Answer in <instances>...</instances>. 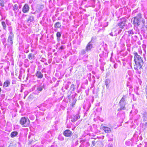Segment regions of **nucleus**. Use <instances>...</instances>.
Wrapping results in <instances>:
<instances>
[{"mask_svg": "<svg viewBox=\"0 0 147 147\" xmlns=\"http://www.w3.org/2000/svg\"><path fill=\"white\" fill-rule=\"evenodd\" d=\"M21 6L20 5H19V8H21Z\"/></svg>", "mask_w": 147, "mask_h": 147, "instance_id": "45", "label": "nucleus"}, {"mask_svg": "<svg viewBox=\"0 0 147 147\" xmlns=\"http://www.w3.org/2000/svg\"><path fill=\"white\" fill-rule=\"evenodd\" d=\"M24 93L25 94V95L24 97V98L25 99L27 95V94L28 93V92H24Z\"/></svg>", "mask_w": 147, "mask_h": 147, "instance_id": "34", "label": "nucleus"}, {"mask_svg": "<svg viewBox=\"0 0 147 147\" xmlns=\"http://www.w3.org/2000/svg\"><path fill=\"white\" fill-rule=\"evenodd\" d=\"M36 77L39 78H42L43 77L42 74L40 71H37L36 74Z\"/></svg>", "mask_w": 147, "mask_h": 147, "instance_id": "11", "label": "nucleus"}, {"mask_svg": "<svg viewBox=\"0 0 147 147\" xmlns=\"http://www.w3.org/2000/svg\"><path fill=\"white\" fill-rule=\"evenodd\" d=\"M93 38L92 37L91 39V40L87 44L86 48V50L87 51H89L92 48V45L91 43L93 39Z\"/></svg>", "mask_w": 147, "mask_h": 147, "instance_id": "8", "label": "nucleus"}, {"mask_svg": "<svg viewBox=\"0 0 147 147\" xmlns=\"http://www.w3.org/2000/svg\"><path fill=\"white\" fill-rule=\"evenodd\" d=\"M114 29H113L112 30V32L110 34V35L112 36H116L117 35V33H115V34H114L113 32V31H114Z\"/></svg>", "mask_w": 147, "mask_h": 147, "instance_id": "21", "label": "nucleus"}, {"mask_svg": "<svg viewBox=\"0 0 147 147\" xmlns=\"http://www.w3.org/2000/svg\"><path fill=\"white\" fill-rule=\"evenodd\" d=\"M75 102H76V101H75ZM75 102H72V106H73V105H75Z\"/></svg>", "mask_w": 147, "mask_h": 147, "instance_id": "43", "label": "nucleus"}, {"mask_svg": "<svg viewBox=\"0 0 147 147\" xmlns=\"http://www.w3.org/2000/svg\"><path fill=\"white\" fill-rule=\"evenodd\" d=\"M121 31H122L121 30H119L118 32V33H117V34L120 33H121Z\"/></svg>", "mask_w": 147, "mask_h": 147, "instance_id": "38", "label": "nucleus"}, {"mask_svg": "<svg viewBox=\"0 0 147 147\" xmlns=\"http://www.w3.org/2000/svg\"><path fill=\"white\" fill-rule=\"evenodd\" d=\"M133 20V23L135 26H138L141 25L142 26L144 25L145 21L142 18L141 14L139 13L134 18H132L131 20Z\"/></svg>", "mask_w": 147, "mask_h": 147, "instance_id": "2", "label": "nucleus"}, {"mask_svg": "<svg viewBox=\"0 0 147 147\" xmlns=\"http://www.w3.org/2000/svg\"><path fill=\"white\" fill-rule=\"evenodd\" d=\"M42 90V86L41 85H40L37 88V90L40 91H41Z\"/></svg>", "mask_w": 147, "mask_h": 147, "instance_id": "24", "label": "nucleus"}, {"mask_svg": "<svg viewBox=\"0 0 147 147\" xmlns=\"http://www.w3.org/2000/svg\"><path fill=\"white\" fill-rule=\"evenodd\" d=\"M20 123L22 125H24L25 127H27L30 124V121L28 118L25 117L21 118L20 120Z\"/></svg>", "mask_w": 147, "mask_h": 147, "instance_id": "5", "label": "nucleus"}, {"mask_svg": "<svg viewBox=\"0 0 147 147\" xmlns=\"http://www.w3.org/2000/svg\"><path fill=\"white\" fill-rule=\"evenodd\" d=\"M134 60L135 63L134 69L136 70L140 69L143 64L142 58L136 53H134Z\"/></svg>", "mask_w": 147, "mask_h": 147, "instance_id": "1", "label": "nucleus"}, {"mask_svg": "<svg viewBox=\"0 0 147 147\" xmlns=\"http://www.w3.org/2000/svg\"><path fill=\"white\" fill-rule=\"evenodd\" d=\"M102 129L106 133H109L111 132V129L108 127L106 126H103Z\"/></svg>", "mask_w": 147, "mask_h": 147, "instance_id": "10", "label": "nucleus"}, {"mask_svg": "<svg viewBox=\"0 0 147 147\" xmlns=\"http://www.w3.org/2000/svg\"><path fill=\"white\" fill-rule=\"evenodd\" d=\"M1 24L3 27L4 30H5L6 28V26L5 22H1Z\"/></svg>", "mask_w": 147, "mask_h": 147, "instance_id": "23", "label": "nucleus"}, {"mask_svg": "<svg viewBox=\"0 0 147 147\" xmlns=\"http://www.w3.org/2000/svg\"><path fill=\"white\" fill-rule=\"evenodd\" d=\"M125 21L124 20L119 23L118 24V26L119 27V28L122 29L124 28L125 26Z\"/></svg>", "mask_w": 147, "mask_h": 147, "instance_id": "9", "label": "nucleus"}, {"mask_svg": "<svg viewBox=\"0 0 147 147\" xmlns=\"http://www.w3.org/2000/svg\"><path fill=\"white\" fill-rule=\"evenodd\" d=\"M128 33L129 34H134V32L132 30H130L128 31Z\"/></svg>", "mask_w": 147, "mask_h": 147, "instance_id": "31", "label": "nucleus"}, {"mask_svg": "<svg viewBox=\"0 0 147 147\" xmlns=\"http://www.w3.org/2000/svg\"><path fill=\"white\" fill-rule=\"evenodd\" d=\"M17 144H18V142H17L16 141L10 143L9 147H17Z\"/></svg>", "mask_w": 147, "mask_h": 147, "instance_id": "13", "label": "nucleus"}, {"mask_svg": "<svg viewBox=\"0 0 147 147\" xmlns=\"http://www.w3.org/2000/svg\"><path fill=\"white\" fill-rule=\"evenodd\" d=\"M18 134V133L16 131H13L10 134L11 138H14L16 137Z\"/></svg>", "mask_w": 147, "mask_h": 147, "instance_id": "14", "label": "nucleus"}, {"mask_svg": "<svg viewBox=\"0 0 147 147\" xmlns=\"http://www.w3.org/2000/svg\"><path fill=\"white\" fill-rule=\"evenodd\" d=\"M30 7L28 4H26L23 6L22 11L24 13L28 12L29 10Z\"/></svg>", "mask_w": 147, "mask_h": 147, "instance_id": "7", "label": "nucleus"}, {"mask_svg": "<svg viewBox=\"0 0 147 147\" xmlns=\"http://www.w3.org/2000/svg\"><path fill=\"white\" fill-rule=\"evenodd\" d=\"M114 29H115L114 31H113V32L114 34H115V33H116L115 32H117V31L116 30L115 28Z\"/></svg>", "mask_w": 147, "mask_h": 147, "instance_id": "41", "label": "nucleus"}, {"mask_svg": "<svg viewBox=\"0 0 147 147\" xmlns=\"http://www.w3.org/2000/svg\"><path fill=\"white\" fill-rule=\"evenodd\" d=\"M8 30H9V34H13L12 32V28L11 27H8Z\"/></svg>", "mask_w": 147, "mask_h": 147, "instance_id": "27", "label": "nucleus"}, {"mask_svg": "<svg viewBox=\"0 0 147 147\" xmlns=\"http://www.w3.org/2000/svg\"><path fill=\"white\" fill-rule=\"evenodd\" d=\"M34 20V17L33 16H31L30 17L29 19L27 20V22H32Z\"/></svg>", "mask_w": 147, "mask_h": 147, "instance_id": "20", "label": "nucleus"}, {"mask_svg": "<svg viewBox=\"0 0 147 147\" xmlns=\"http://www.w3.org/2000/svg\"><path fill=\"white\" fill-rule=\"evenodd\" d=\"M142 117L144 121H146L147 120V113L144 112L142 114Z\"/></svg>", "mask_w": 147, "mask_h": 147, "instance_id": "15", "label": "nucleus"}, {"mask_svg": "<svg viewBox=\"0 0 147 147\" xmlns=\"http://www.w3.org/2000/svg\"><path fill=\"white\" fill-rule=\"evenodd\" d=\"M85 56H86V57H88V55H86Z\"/></svg>", "mask_w": 147, "mask_h": 147, "instance_id": "52", "label": "nucleus"}, {"mask_svg": "<svg viewBox=\"0 0 147 147\" xmlns=\"http://www.w3.org/2000/svg\"><path fill=\"white\" fill-rule=\"evenodd\" d=\"M140 145H141V144H140Z\"/></svg>", "mask_w": 147, "mask_h": 147, "instance_id": "56", "label": "nucleus"}, {"mask_svg": "<svg viewBox=\"0 0 147 147\" xmlns=\"http://www.w3.org/2000/svg\"><path fill=\"white\" fill-rule=\"evenodd\" d=\"M21 92H22V90H21Z\"/></svg>", "mask_w": 147, "mask_h": 147, "instance_id": "50", "label": "nucleus"}, {"mask_svg": "<svg viewBox=\"0 0 147 147\" xmlns=\"http://www.w3.org/2000/svg\"><path fill=\"white\" fill-rule=\"evenodd\" d=\"M114 67L115 68H116V67H115V66H114Z\"/></svg>", "mask_w": 147, "mask_h": 147, "instance_id": "51", "label": "nucleus"}, {"mask_svg": "<svg viewBox=\"0 0 147 147\" xmlns=\"http://www.w3.org/2000/svg\"><path fill=\"white\" fill-rule=\"evenodd\" d=\"M76 118V119L77 120L80 118V116L78 115H76L75 116H74Z\"/></svg>", "mask_w": 147, "mask_h": 147, "instance_id": "30", "label": "nucleus"}, {"mask_svg": "<svg viewBox=\"0 0 147 147\" xmlns=\"http://www.w3.org/2000/svg\"><path fill=\"white\" fill-rule=\"evenodd\" d=\"M76 88V86L74 84H72L71 85V87H70V89L71 90H74V89H75Z\"/></svg>", "mask_w": 147, "mask_h": 147, "instance_id": "26", "label": "nucleus"}, {"mask_svg": "<svg viewBox=\"0 0 147 147\" xmlns=\"http://www.w3.org/2000/svg\"><path fill=\"white\" fill-rule=\"evenodd\" d=\"M61 35V33L59 32H57L56 34V36L57 40H59Z\"/></svg>", "mask_w": 147, "mask_h": 147, "instance_id": "19", "label": "nucleus"}, {"mask_svg": "<svg viewBox=\"0 0 147 147\" xmlns=\"http://www.w3.org/2000/svg\"><path fill=\"white\" fill-rule=\"evenodd\" d=\"M24 14H23V15H22V16H24Z\"/></svg>", "mask_w": 147, "mask_h": 147, "instance_id": "54", "label": "nucleus"}, {"mask_svg": "<svg viewBox=\"0 0 147 147\" xmlns=\"http://www.w3.org/2000/svg\"><path fill=\"white\" fill-rule=\"evenodd\" d=\"M76 120H77L74 117H72L71 118V121L73 122H75Z\"/></svg>", "mask_w": 147, "mask_h": 147, "instance_id": "29", "label": "nucleus"}, {"mask_svg": "<svg viewBox=\"0 0 147 147\" xmlns=\"http://www.w3.org/2000/svg\"><path fill=\"white\" fill-rule=\"evenodd\" d=\"M146 99H147V95H146Z\"/></svg>", "mask_w": 147, "mask_h": 147, "instance_id": "53", "label": "nucleus"}, {"mask_svg": "<svg viewBox=\"0 0 147 147\" xmlns=\"http://www.w3.org/2000/svg\"><path fill=\"white\" fill-rule=\"evenodd\" d=\"M139 53H140L141 54V53H142V51H140H140H139Z\"/></svg>", "mask_w": 147, "mask_h": 147, "instance_id": "48", "label": "nucleus"}, {"mask_svg": "<svg viewBox=\"0 0 147 147\" xmlns=\"http://www.w3.org/2000/svg\"><path fill=\"white\" fill-rule=\"evenodd\" d=\"M110 82V81L109 79H107L105 80V84L107 86Z\"/></svg>", "mask_w": 147, "mask_h": 147, "instance_id": "28", "label": "nucleus"}, {"mask_svg": "<svg viewBox=\"0 0 147 147\" xmlns=\"http://www.w3.org/2000/svg\"><path fill=\"white\" fill-rule=\"evenodd\" d=\"M58 139L59 140L61 141H63L64 140V137L62 136L61 134L58 137Z\"/></svg>", "mask_w": 147, "mask_h": 147, "instance_id": "22", "label": "nucleus"}, {"mask_svg": "<svg viewBox=\"0 0 147 147\" xmlns=\"http://www.w3.org/2000/svg\"><path fill=\"white\" fill-rule=\"evenodd\" d=\"M80 147H82V146H81V145H80Z\"/></svg>", "mask_w": 147, "mask_h": 147, "instance_id": "55", "label": "nucleus"}, {"mask_svg": "<svg viewBox=\"0 0 147 147\" xmlns=\"http://www.w3.org/2000/svg\"><path fill=\"white\" fill-rule=\"evenodd\" d=\"M10 84V82L9 80H6L5 81L3 84V86L4 87H8Z\"/></svg>", "mask_w": 147, "mask_h": 147, "instance_id": "12", "label": "nucleus"}, {"mask_svg": "<svg viewBox=\"0 0 147 147\" xmlns=\"http://www.w3.org/2000/svg\"><path fill=\"white\" fill-rule=\"evenodd\" d=\"M144 125L145 126V127H147V123H146L145 124H144Z\"/></svg>", "mask_w": 147, "mask_h": 147, "instance_id": "42", "label": "nucleus"}, {"mask_svg": "<svg viewBox=\"0 0 147 147\" xmlns=\"http://www.w3.org/2000/svg\"><path fill=\"white\" fill-rule=\"evenodd\" d=\"M80 142L82 144L85 141L84 140H81Z\"/></svg>", "mask_w": 147, "mask_h": 147, "instance_id": "39", "label": "nucleus"}, {"mask_svg": "<svg viewBox=\"0 0 147 147\" xmlns=\"http://www.w3.org/2000/svg\"><path fill=\"white\" fill-rule=\"evenodd\" d=\"M18 11H19V13L18 14V16H19L21 13L22 12H21V11H19V10H18Z\"/></svg>", "mask_w": 147, "mask_h": 147, "instance_id": "37", "label": "nucleus"}, {"mask_svg": "<svg viewBox=\"0 0 147 147\" xmlns=\"http://www.w3.org/2000/svg\"><path fill=\"white\" fill-rule=\"evenodd\" d=\"M112 144H109V145L108 147H112Z\"/></svg>", "mask_w": 147, "mask_h": 147, "instance_id": "40", "label": "nucleus"}, {"mask_svg": "<svg viewBox=\"0 0 147 147\" xmlns=\"http://www.w3.org/2000/svg\"><path fill=\"white\" fill-rule=\"evenodd\" d=\"M126 98V96H123L121 98L119 102L120 108L119 109H118V111L119 110H124L125 109V105L126 103L125 101Z\"/></svg>", "mask_w": 147, "mask_h": 147, "instance_id": "4", "label": "nucleus"}, {"mask_svg": "<svg viewBox=\"0 0 147 147\" xmlns=\"http://www.w3.org/2000/svg\"><path fill=\"white\" fill-rule=\"evenodd\" d=\"M61 26V23L59 22H56L54 25V27L56 28H60Z\"/></svg>", "mask_w": 147, "mask_h": 147, "instance_id": "17", "label": "nucleus"}, {"mask_svg": "<svg viewBox=\"0 0 147 147\" xmlns=\"http://www.w3.org/2000/svg\"><path fill=\"white\" fill-rule=\"evenodd\" d=\"M34 54L32 53H30L28 55V58L30 60L34 59Z\"/></svg>", "mask_w": 147, "mask_h": 147, "instance_id": "16", "label": "nucleus"}, {"mask_svg": "<svg viewBox=\"0 0 147 147\" xmlns=\"http://www.w3.org/2000/svg\"><path fill=\"white\" fill-rule=\"evenodd\" d=\"M13 10L15 11L18 10V5L17 4H15L13 6Z\"/></svg>", "mask_w": 147, "mask_h": 147, "instance_id": "18", "label": "nucleus"}, {"mask_svg": "<svg viewBox=\"0 0 147 147\" xmlns=\"http://www.w3.org/2000/svg\"><path fill=\"white\" fill-rule=\"evenodd\" d=\"M144 147H147V146L146 145H145L144 146Z\"/></svg>", "mask_w": 147, "mask_h": 147, "instance_id": "49", "label": "nucleus"}, {"mask_svg": "<svg viewBox=\"0 0 147 147\" xmlns=\"http://www.w3.org/2000/svg\"><path fill=\"white\" fill-rule=\"evenodd\" d=\"M64 49V48L63 47V46H62L60 47V48H59V49L63 50Z\"/></svg>", "mask_w": 147, "mask_h": 147, "instance_id": "36", "label": "nucleus"}, {"mask_svg": "<svg viewBox=\"0 0 147 147\" xmlns=\"http://www.w3.org/2000/svg\"><path fill=\"white\" fill-rule=\"evenodd\" d=\"M4 0H0V3L1 4V6L2 7H3L4 5Z\"/></svg>", "mask_w": 147, "mask_h": 147, "instance_id": "25", "label": "nucleus"}, {"mask_svg": "<svg viewBox=\"0 0 147 147\" xmlns=\"http://www.w3.org/2000/svg\"><path fill=\"white\" fill-rule=\"evenodd\" d=\"M145 27H146V28L147 29V24L145 26Z\"/></svg>", "mask_w": 147, "mask_h": 147, "instance_id": "44", "label": "nucleus"}, {"mask_svg": "<svg viewBox=\"0 0 147 147\" xmlns=\"http://www.w3.org/2000/svg\"><path fill=\"white\" fill-rule=\"evenodd\" d=\"M145 92L146 93V95H147V84L146 85V88L145 89Z\"/></svg>", "mask_w": 147, "mask_h": 147, "instance_id": "35", "label": "nucleus"}, {"mask_svg": "<svg viewBox=\"0 0 147 147\" xmlns=\"http://www.w3.org/2000/svg\"><path fill=\"white\" fill-rule=\"evenodd\" d=\"M13 34H9L7 42L5 44V38L2 39V42L3 44L4 45L5 47L6 46H7V47L9 48L12 46L13 43Z\"/></svg>", "mask_w": 147, "mask_h": 147, "instance_id": "3", "label": "nucleus"}, {"mask_svg": "<svg viewBox=\"0 0 147 147\" xmlns=\"http://www.w3.org/2000/svg\"><path fill=\"white\" fill-rule=\"evenodd\" d=\"M63 134L66 137H70L72 135V132L70 130L66 129L63 132Z\"/></svg>", "mask_w": 147, "mask_h": 147, "instance_id": "6", "label": "nucleus"}, {"mask_svg": "<svg viewBox=\"0 0 147 147\" xmlns=\"http://www.w3.org/2000/svg\"><path fill=\"white\" fill-rule=\"evenodd\" d=\"M50 147H55L54 145H51Z\"/></svg>", "mask_w": 147, "mask_h": 147, "instance_id": "46", "label": "nucleus"}, {"mask_svg": "<svg viewBox=\"0 0 147 147\" xmlns=\"http://www.w3.org/2000/svg\"><path fill=\"white\" fill-rule=\"evenodd\" d=\"M86 53L85 51L84 50H82L81 52V54L82 55H84Z\"/></svg>", "mask_w": 147, "mask_h": 147, "instance_id": "32", "label": "nucleus"}, {"mask_svg": "<svg viewBox=\"0 0 147 147\" xmlns=\"http://www.w3.org/2000/svg\"><path fill=\"white\" fill-rule=\"evenodd\" d=\"M41 143L42 144H44V142L43 141H42Z\"/></svg>", "mask_w": 147, "mask_h": 147, "instance_id": "47", "label": "nucleus"}, {"mask_svg": "<svg viewBox=\"0 0 147 147\" xmlns=\"http://www.w3.org/2000/svg\"><path fill=\"white\" fill-rule=\"evenodd\" d=\"M96 142L95 140H93L92 141V144L93 146H94L96 145Z\"/></svg>", "mask_w": 147, "mask_h": 147, "instance_id": "33", "label": "nucleus"}]
</instances>
